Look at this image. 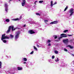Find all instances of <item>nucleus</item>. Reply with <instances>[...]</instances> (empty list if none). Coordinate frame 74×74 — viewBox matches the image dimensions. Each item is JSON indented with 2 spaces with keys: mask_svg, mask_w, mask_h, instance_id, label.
<instances>
[{
  "mask_svg": "<svg viewBox=\"0 0 74 74\" xmlns=\"http://www.w3.org/2000/svg\"><path fill=\"white\" fill-rule=\"evenodd\" d=\"M34 53V51H32V52H31L30 53V55H32V54H33V53Z\"/></svg>",
  "mask_w": 74,
  "mask_h": 74,
  "instance_id": "obj_30",
  "label": "nucleus"
},
{
  "mask_svg": "<svg viewBox=\"0 0 74 74\" xmlns=\"http://www.w3.org/2000/svg\"><path fill=\"white\" fill-rule=\"evenodd\" d=\"M55 58V56H52V59H54Z\"/></svg>",
  "mask_w": 74,
  "mask_h": 74,
  "instance_id": "obj_34",
  "label": "nucleus"
},
{
  "mask_svg": "<svg viewBox=\"0 0 74 74\" xmlns=\"http://www.w3.org/2000/svg\"><path fill=\"white\" fill-rule=\"evenodd\" d=\"M51 42V40H49L47 41V44H48V43H49L50 42Z\"/></svg>",
  "mask_w": 74,
  "mask_h": 74,
  "instance_id": "obj_19",
  "label": "nucleus"
},
{
  "mask_svg": "<svg viewBox=\"0 0 74 74\" xmlns=\"http://www.w3.org/2000/svg\"><path fill=\"white\" fill-rule=\"evenodd\" d=\"M55 61L56 62L59 61V58H56L55 59Z\"/></svg>",
  "mask_w": 74,
  "mask_h": 74,
  "instance_id": "obj_11",
  "label": "nucleus"
},
{
  "mask_svg": "<svg viewBox=\"0 0 74 74\" xmlns=\"http://www.w3.org/2000/svg\"><path fill=\"white\" fill-rule=\"evenodd\" d=\"M58 23V21H55L53 22L50 23V24H57Z\"/></svg>",
  "mask_w": 74,
  "mask_h": 74,
  "instance_id": "obj_5",
  "label": "nucleus"
},
{
  "mask_svg": "<svg viewBox=\"0 0 74 74\" xmlns=\"http://www.w3.org/2000/svg\"><path fill=\"white\" fill-rule=\"evenodd\" d=\"M28 33H29V34H32L35 33V32L33 30H30L29 31Z\"/></svg>",
  "mask_w": 74,
  "mask_h": 74,
  "instance_id": "obj_4",
  "label": "nucleus"
},
{
  "mask_svg": "<svg viewBox=\"0 0 74 74\" xmlns=\"http://www.w3.org/2000/svg\"><path fill=\"white\" fill-rule=\"evenodd\" d=\"M57 4V2H55L54 3V5H55V4Z\"/></svg>",
  "mask_w": 74,
  "mask_h": 74,
  "instance_id": "obj_38",
  "label": "nucleus"
},
{
  "mask_svg": "<svg viewBox=\"0 0 74 74\" xmlns=\"http://www.w3.org/2000/svg\"><path fill=\"white\" fill-rule=\"evenodd\" d=\"M21 19V18H17L14 19H13L12 20L13 21H19Z\"/></svg>",
  "mask_w": 74,
  "mask_h": 74,
  "instance_id": "obj_12",
  "label": "nucleus"
},
{
  "mask_svg": "<svg viewBox=\"0 0 74 74\" xmlns=\"http://www.w3.org/2000/svg\"><path fill=\"white\" fill-rule=\"evenodd\" d=\"M11 26H10L9 27L8 30L6 32L7 33H9L10 32V30H11Z\"/></svg>",
  "mask_w": 74,
  "mask_h": 74,
  "instance_id": "obj_6",
  "label": "nucleus"
},
{
  "mask_svg": "<svg viewBox=\"0 0 74 74\" xmlns=\"http://www.w3.org/2000/svg\"><path fill=\"white\" fill-rule=\"evenodd\" d=\"M36 14L37 15H39V16H40V14H39L38 13H36Z\"/></svg>",
  "mask_w": 74,
  "mask_h": 74,
  "instance_id": "obj_31",
  "label": "nucleus"
},
{
  "mask_svg": "<svg viewBox=\"0 0 74 74\" xmlns=\"http://www.w3.org/2000/svg\"><path fill=\"white\" fill-rule=\"evenodd\" d=\"M73 63H74V61H73Z\"/></svg>",
  "mask_w": 74,
  "mask_h": 74,
  "instance_id": "obj_46",
  "label": "nucleus"
},
{
  "mask_svg": "<svg viewBox=\"0 0 74 74\" xmlns=\"http://www.w3.org/2000/svg\"><path fill=\"white\" fill-rule=\"evenodd\" d=\"M62 38H63V37H62V36L58 38V40H60V39Z\"/></svg>",
  "mask_w": 74,
  "mask_h": 74,
  "instance_id": "obj_27",
  "label": "nucleus"
},
{
  "mask_svg": "<svg viewBox=\"0 0 74 74\" xmlns=\"http://www.w3.org/2000/svg\"><path fill=\"white\" fill-rule=\"evenodd\" d=\"M26 3V1L25 0H23V2L22 3V5L23 6H24Z\"/></svg>",
  "mask_w": 74,
  "mask_h": 74,
  "instance_id": "obj_7",
  "label": "nucleus"
},
{
  "mask_svg": "<svg viewBox=\"0 0 74 74\" xmlns=\"http://www.w3.org/2000/svg\"><path fill=\"white\" fill-rule=\"evenodd\" d=\"M56 41H59V40H56Z\"/></svg>",
  "mask_w": 74,
  "mask_h": 74,
  "instance_id": "obj_45",
  "label": "nucleus"
},
{
  "mask_svg": "<svg viewBox=\"0 0 74 74\" xmlns=\"http://www.w3.org/2000/svg\"><path fill=\"white\" fill-rule=\"evenodd\" d=\"M36 2H35V4H36Z\"/></svg>",
  "mask_w": 74,
  "mask_h": 74,
  "instance_id": "obj_44",
  "label": "nucleus"
},
{
  "mask_svg": "<svg viewBox=\"0 0 74 74\" xmlns=\"http://www.w3.org/2000/svg\"><path fill=\"white\" fill-rule=\"evenodd\" d=\"M44 22L46 23H47V22H48V20H45Z\"/></svg>",
  "mask_w": 74,
  "mask_h": 74,
  "instance_id": "obj_25",
  "label": "nucleus"
},
{
  "mask_svg": "<svg viewBox=\"0 0 74 74\" xmlns=\"http://www.w3.org/2000/svg\"><path fill=\"white\" fill-rule=\"evenodd\" d=\"M18 70H22V68H21L19 67H18Z\"/></svg>",
  "mask_w": 74,
  "mask_h": 74,
  "instance_id": "obj_16",
  "label": "nucleus"
},
{
  "mask_svg": "<svg viewBox=\"0 0 74 74\" xmlns=\"http://www.w3.org/2000/svg\"><path fill=\"white\" fill-rule=\"evenodd\" d=\"M60 36H62V37H67V35H66L64 34H62L60 35Z\"/></svg>",
  "mask_w": 74,
  "mask_h": 74,
  "instance_id": "obj_8",
  "label": "nucleus"
},
{
  "mask_svg": "<svg viewBox=\"0 0 74 74\" xmlns=\"http://www.w3.org/2000/svg\"><path fill=\"white\" fill-rule=\"evenodd\" d=\"M37 1H35V3H37Z\"/></svg>",
  "mask_w": 74,
  "mask_h": 74,
  "instance_id": "obj_43",
  "label": "nucleus"
},
{
  "mask_svg": "<svg viewBox=\"0 0 74 74\" xmlns=\"http://www.w3.org/2000/svg\"><path fill=\"white\" fill-rule=\"evenodd\" d=\"M67 47H69L71 49H73V48H74V47H73V46H71L70 45H69L68 46H67Z\"/></svg>",
  "mask_w": 74,
  "mask_h": 74,
  "instance_id": "obj_14",
  "label": "nucleus"
},
{
  "mask_svg": "<svg viewBox=\"0 0 74 74\" xmlns=\"http://www.w3.org/2000/svg\"><path fill=\"white\" fill-rule=\"evenodd\" d=\"M71 55L72 56H74V54H71Z\"/></svg>",
  "mask_w": 74,
  "mask_h": 74,
  "instance_id": "obj_40",
  "label": "nucleus"
},
{
  "mask_svg": "<svg viewBox=\"0 0 74 74\" xmlns=\"http://www.w3.org/2000/svg\"><path fill=\"white\" fill-rule=\"evenodd\" d=\"M23 61H24V62H26L27 60V58H23Z\"/></svg>",
  "mask_w": 74,
  "mask_h": 74,
  "instance_id": "obj_18",
  "label": "nucleus"
},
{
  "mask_svg": "<svg viewBox=\"0 0 74 74\" xmlns=\"http://www.w3.org/2000/svg\"><path fill=\"white\" fill-rule=\"evenodd\" d=\"M5 10L6 12H8V8H5Z\"/></svg>",
  "mask_w": 74,
  "mask_h": 74,
  "instance_id": "obj_15",
  "label": "nucleus"
},
{
  "mask_svg": "<svg viewBox=\"0 0 74 74\" xmlns=\"http://www.w3.org/2000/svg\"><path fill=\"white\" fill-rule=\"evenodd\" d=\"M5 22H10V19H7L5 20Z\"/></svg>",
  "mask_w": 74,
  "mask_h": 74,
  "instance_id": "obj_20",
  "label": "nucleus"
},
{
  "mask_svg": "<svg viewBox=\"0 0 74 74\" xmlns=\"http://www.w3.org/2000/svg\"><path fill=\"white\" fill-rule=\"evenodd\" d=\"M63 42L64 43H67V42H69V40H68V39L64 40H63Z\"/></svg>",
  "mask_w": 74,
  "mask_h": 74,
  "instance_id": "obj_9",
  "label": "nucleus"
},
{
  "mask_svg": "<svg viewBox=\"0 0 74 74\" xmlns=\"http://www.w3.org/2000/svg\"><path fill=\"white\" fill-rule=\"evenodd\" d=\"M9 38H10L9 37L7 36H5V34H4L2 35V36L1 40L3 41V42L5 43L6 42H7V40H4L5 39H9Z\"/></svg>",
  "mask_w": 74,
  "mask_h": 74,
  "instance_id": "obj_1",
  "label": "nucleus"
},
{
  "mask_svg": "<svg viewBox=\"0 0 74 74\" xmlns=\"http://www.w3.org/2000/svg\"><path fill=\"white\" fill-rule=\"evenodd\" d=\"M20 34V32L19 31H18L16 32L15 34V38L16 40L19 38V35Z\"/></svg>",
  "mask_w": 74,
  "mask_h": 74,
  "instance_id": "obj_2",
  "label": "nucleus"
},
{
  "mask_svg": "<svg viewBox=\"0 0 74 74\" xmlns=\"http://www.w3.org/2000/svg\"><path fill=\"white\" fill-rule=\"evenodd\" d=\"M69 31V30H66L64 31L63 32L64 33H66V32H67Z\"/></svg>",
  "mask_w": 74,
  "mask_h": 74,
  "instance_id": "obj_26",
  "label": "nucleus"
},
{
  "mask_svg": "<svg viewBox=\"0 0 74 74\" xmlns=\"http://www.w3.org/2000/svg\"><path fill=\"white\" fill-rule=\"evenodd\" d=\"M37 1H35V3H37Z\"/></svg>",
  "mask_w": 74,
  "mask_h": 74,
  "instance_id": "obj_42",
  "label": "nucleus"
},
{
  "mask_svg": "<svg viewBox=\"0 0 74 74\" xmlns=\"http://www.w3.org/2000/svg\"><path fill=\"white\" fill-rule=\"evenodd\" d=\"M68 36H73V35L72 34V35H69V34H68Z\"/></svg>",
  "mask_w": 74,
  "mask_h": 74,
  "instance_id": "obj_37",
  "label": "nucleus"
},
{
  "mask_svg": "<svg viewBox=\"0 0 74 74\" xmlns=\"http://www.w3.org/2000/svg\"><path fill=\"white\" fill-rule=\"evenodd\" d=\"M43 2L44 1H39V3H43Z\"/></svg>",
  "mask_w": 74,
  "mask_h": 74,
  "instance_id": "obj_24",
  "label": "nucleus"
},
{
  "mask_svg": "<svg viewBox=\"0 0 74 74\" xmlns=\"http://www.w3.org/2000/svg\"><path fill=\"white\" fill-rule=\"evenodd\" d=\"M54 53H56V54H58V51H55Z\"/></svg>",
  "mask_w": 74,
  "mask_h": 74,
  "instance_id": "obj_23",
  "label": "nucleus"
},
{
  "mask_svg": "<svg viewBox=\"0 0 74 74\" xmlns=\"http://www.w3.org/2000/svg\"><path fill=\"white\" fill-rule=\"evenodd\" d=\"M33 47L34 49L36 51H38V49H37V47H36L35 46H34Z\"/></svg>",
  "mask_w": 74,
  "mask_h": 74,
  "instance_id": "obj_13",
  "label": "nucleus"
},
{
  "mask_svg": "<svg viewBox=\"0 0 74 74\" xmlns=\"http://www.w3.org/2000/svg\"><path fill=\"white\" fill-rule=\"evenodd\" d=\"M69 12L70 13V15L71 16L72 15H73V14L74 13V9L73 8H71L69 10Z\"/></svg>",
  "mask_w": 74,
  "mask_h": 74,
  "instance_id": "obj_3",
  "label": "nucleus"
},
{
  "mask_svg": "<svg viewBox=\"0 0 74 74\" xmlns=\"http://www.w3.org/2000/svg\"><path fill=\"white\" fill-rule=\"evenodd\" d=\"M27 63V62H24L23 63V64H26Z\"/></svg>",
  "mask_w": 74,
  "mask_h": 74,
  "instance_id": "obj_39",
  "label": "nucleus"
},
{
  "mask_svg": "<svg viewBox=\"0 0 74 74\" xmlns=\"http://www.w3.org/2000/svg\"><path fill=\"white\" fill-rule=\"evenodd\" d=\"M20 0H19V1H20Z\"/></svg>",
  "mask_w": 74,
  "mask_h": 74,
  "instance_id": "obj_47",
  "label": "nucleus"
},
{
  "mask_svg": "<svg viewBox=\"0 0 74 74\" xmlns=\"http://www.w3.org/2000/svg\"><path fill=\"white\" fill-rule=\"evenodd\" d=\"M1 68V62L0 61V69Z\"/></svg>",
  "mask_w": 74,
  "mask_h": 74,
  "instance_id": "obj_28",
  "label": "nucleus"
},
{
  "mask_svg": "<svg viewBox=\"0 0 74 74\" xmlns=\"http://www.w3.org/2000/svg\"><path fill=\"white\" fill-rule=\"evenodd\" d=\"M53 5H54V4H53V1H51V6L53 7Z\"/></svg>",
  "mask_w": 74,
  "mask_h": 74,
  "instance_id": "obj_17",
  "label": "nucleus"
},
{
  "mask_svg": "<svg viewBox=\"0 0 74 74\" xmlns=\"http://www.w3.org/2000/svg\"><path fill=\"white\" fill-rule=\"evenodd\" d=\"M10 37H11V38H13L14 37V36L10 34Z\"/></svg>",
  "mask_w": 74,
  "mask_h": 74,
  "instance_id": "obj_22",
  "label": "nucleus"
},
{
  "mask_svg": "<svg viewBox=\"0 0 74 74\" xmlns=\"http://www.w3.org/2000/svg\"><path fill=\"white\" fill-rule=\"evenodd\" d=\"M55 39H56L57 38V36H54Z\"/></svg>",
  "mask_w": 74,
  "mask_h": 74,
  "instance_id": "obj_33",
  "label": "nucleus"
},
{
  "mask_svg": "<svg viewBox=\"0 0 74 74\" xmlns=\"http://www.w3.org/2000/svg\"><path fill=\"white\" fill-rule=\"evenodd\" d=\"M5 8H8V5H7V3H5Z\"/></svg>",
  "mask_w": 74,
  "mask_h": 74,
  "instance_id": "obj_21",
  "label": "nucleus"
},
{
  "mask_svg": "<svg viewBox=\"0 0 74 74\" xmlns=\"http://www.w3.org/2000/svg\"><path fill=\"white\" fill-rule=\"evenodd\" d=\"M37 47H38V48H39L40 47V46L38 45H37Z\"/></svg>",
  "mask_w": 74,
  "mask_h": 74,
  "instance_id": "obj_36",
  "label": "nucleus"
},
{
  "mask_svg": "<svg viewBox=\"0 0 74 74\" xmlns=\"http://www.w3.org/2000/svg\"><path fill=\"white\" fill-rule=\"evenodd\" d=\"M48 46H51V43H49V44L48 45Z\"/></svg>",
  "mask_w": 74,
  "mask_h": 74,
  "instance_id": "obj_35",
  "label": "nucleus"
},
{
  "mask_svg": "<svg viewBox=\"0 0 74 74\" xmlns=\"http://www.w3.org/2000/svg\"><path fill=\"white\" fill-rule=\"evenodd\" d=\"M67 6H66L65 8V9L64 10V11H66L67 9Z\"/></svg>",
  "mask_w": 74,
  "mask_h": 74,
  "instance_id": "obj_29",
  "label": "nucleus"
},
{
  "mask_svg": "<svg viewBox=\"0 0 74 74\" xmlns=\"http://www.w3.org/2000/svg\"><path fill=\"white\" fill-rule=\"evenodd\" d=\"M25 26H26V25L25 24L23 26V27H25Z\"/></svg>",
  "mask_w": 74,
  "mask_h": 74,
  "instance_id": "obj_41",
  "label": "nucleus"
},
{
  "mask_svg": "<svg viewBox=\"0 0 74 74\" xmlns=\"http://www.w3.org/2000/svg\"><path fill=\"white\" fill-rule=\"evenodd\" d=\"M11 28H12V31H14V30H16V28H15L14 29V26H11Z\"/></svg>",
  "mask_w": 74,
  "mask_h": 74,
  "instance_id": "obj_10",
  "label": "nucleus"
},
{
  "mask_svg": "<svg viewBox=\"0 0 74 74\" xmlns=\"http://www.w3.org/2000/svg\"><path fill=\"white\" fill-rule=\"evenodd\" d=\"M64 51L66 52H67V51H68L66 48H64Z\"/></svg>",
  "mask_w": 74,
  "mask_h": 74,
  "instance_id": "obj_32",
  "label": "nucleus"
}]
</instances>
